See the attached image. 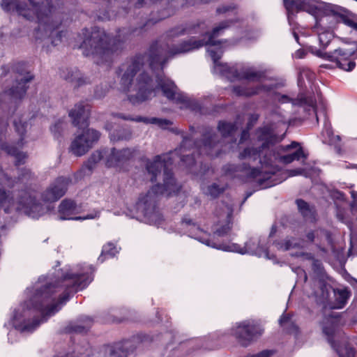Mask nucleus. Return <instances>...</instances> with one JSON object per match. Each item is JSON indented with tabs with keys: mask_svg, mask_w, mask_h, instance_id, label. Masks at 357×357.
Returning a JSON list of instances; mask_svg holds the SVG:
<instances>
[{
	"mask_svg": "<svg viewBox=\"0 0 357 357\" xmlns=\"http://www.w3.org/2000/svg\"><path fill=\"white\" fill-rule=\"evenodd\" d=\"M233 24L234 21L232 20L221 22L213 28L211 33H206L201 40L191 38L172 47L164 43H154L146 54L136 55L122 63L117 73L120 77L121 86L129 93V101L133 105L142 103L155 97L160 89L167 99L181 104V108H188L195 112H202L204 106V101L209 97L200 100L188 97L178 91L174 82L164 75L162 70L169 58L199 49L204 45H209L207 51L213 61L214 71L216 73L226 76L231 81L246 79L259 82L266 79L265 71L248 66L236 69L218 61L223 50L220 41L214 38Z\"/></svg>",
	"mask_w": 357,
	"mask_h": 357,
	"instance_id": "obj_1",
	"label": "nucleus"
},
{
	"mask_svg": "<svg viewBox=\"0 0 357 357\" xmlns=\"http://www.w3.org/2000/svg\"><path fill=\"white\" fill-rule=\"evenodd\" d=\"M91 281L89 275L65 273L60 280L43 285L37 284L33 297L26 303V307L15 311L13 326L22 333L33 332L40 323L58 312L68 300L71 293L86 287Z\"/></svg>",
	"mask_w": 357,
	"mask_h": 357,
	"instance_id": "obj_2",
	"label": "nucleus"
},
{
	"mask_svg": "<svg viewBox=\"0 0 357 357\" xmlns=\"http://www.w3.org/2000/svg\"><path fill=\"white\" fill-rule=\"evenodd\" d=\"M183 140L178 148L174 151L163 155H156L153 160H149L146 165V169L151 175V181H156L158 176H162L161 170H168V166L172 165L174 158L170 155H176L180 158L181 165L185 166L190 172L195 174L193 166L195 165V159L192 154H187L185 152L195 148L201 153L211 157H217L220 153L222 142L218 138L215 131L211 128H206L202 132V137L199 140L194 141L190 135H183ZM172 174V173H171ZM173 176V174H172Z\"/></svg>",
	"mask_w": 357,
	"mask_h": 357,
	"instance_id": "obj_3",
	"label": "nucleus"
},
{
	"mask_svg": "<svg viewBox=\"0 0 357 357\" xmlns=\"http://www.w3.org/2000/svg\"><path fill=\"white\" fill-rule=\"evenodd\" d=\"M27 4L21 0H1V8L8 13H16L29 21L38 20L35 31L36 40L45 41L56 46L61 41L63 31H58L61 21L52 15V0H29Z\"/></svg>",
	"mask_w": 357,
	"mask_h": 357,
	"instance_id": "obj_4",
	"label": "nucleus"
},
{
	"mask_svg": "<svg viewBox=\"0 0 357 357\" xmlns=\"http://www.w3.org/2000/svg\"><path fill=\"white\" fill-rule=\"evenodd\" d=\"M257 141L260 143L257 148H247L240 153L241 159L259 160V162L266 167L271 166L273 162L289 164L300 158H305L301 147L293 153H288L291 149L297 148L299 144L292 142L286 146H275L281 140L268 128H260L257 132Z\"/></svg>",
	"mask_w": 357,
	"mask_h": 357,
	"instance_id": "obj_5",
	"label": "nucleus"
},
{
	"mask_svg": "<svg viewBox=\"0 0 357 357\" xmlns=\"http://www.w3.org/2000/svg\"><path fill=\"white\" fill-rule=\"evenodd\" d=\"M142 29V26L123 29L113 39H110L103 30L95 27L85 35L80 47L85 56L92 55L107 61L112 54L123 48L124 44L131 36L141 34Z\"/></svg>",
	"mask_w": 357,
	"mask_h": 357,
	"instance_id": "obj_6",
	"label": "nucleus"
},
{
	"mask_svg": "<svg viewBox=\"0 0 357 357\" xmlns=\"http://www.w3.org/2000/svg\"><path fill=\"white\" fill-rule=\"evenodd\" d=\"M162 184L158 183L153 186L145 194H142L137 202V211L143 215L147 223L158 225L162 221V216L158 207L160 196L165 192L169 195L179 190L174 178L167 169H165L162 173Z\"/></svg>",
	"mask_w": 357,
	"mask_h": 357,
	"instance_id": "obj_7",
	"label": "nucleus"
},
{
	"mask_svg": "<svg viewBox=\"0 0 357 357\" xmlns=\"http://www.w3.org/2000/svg\"><path fill=\"white\" fill-rule=\"evenodd\" d=\"M286 9L288 11V18L294 11H306L314 16L315 25L314 29L329 30L334 24L335 20L342 22L357 31V22L348 16L338 14L332 9H326L324 14L319 15V9L314 5L312 0H284Z\"/></svg>",
	"mask_w": 357,
	"mask_h": 357,
	"instance_id": "obj_8",
	"label": "nucleus"
},
{
	"mask_svg": "<svg viewBox=\"0 0 357 357\" xmlns=\"http://www.w3.org/2000/svg\"><path fill=\"white\" fill-rule=\"evenodd\" d=\"M33 77L29 72L22 68V64L15 65L11 70L8 66H2L0 68V82L3 83L10 80V83L4 86L0 93V101L13 102L21 99L26 93V84Z\"/></svg>",
	"mask_w": 357,
	"mask_h": 357,
	"instance_id": "obj_9",
	"label": "nucleus"
},
{
	"mask_svg": "<svg viewBox=\"0 0 357 357\" xmlns=\"http://www.w3.org/2000/svg\"><path fill=\"white\" fill-rule=\"evenodd\" d=\"M100 132L93 129L83 130L72 142L70 151L76 156L84 155L92 147L93 142L98 140Z\"/></svg>",
	"mask_w": 357,
	"mask_h": 357,
	"instance_id": "obj_10",
	"label": "nucleus"
},
{
	"mask_svg": "<svg viewBox=\"0 0 357 357\" xmlns=\"http://www.w3.org/2000/svg\"><path fill=\"white\" fill-rule=\"evenodd\" d=\"M14 209L22 211L33 218H38L45 213L42 204L26 191H22L18 195Z\"/></svg>",
	"mask_w": 357,
	"mask_h": 357,
	"instance_id": "obj_11",
	"label": "nucleus"
},
{
	"mask_svg": "<svg viewBox=\"0 0 357 357\" xmlns=\"http://www.w3.org/2000/svg\"><path fill=\"white\" fill-rule=\"evenodd\" d=\"M105 155L107 167H121L133 158L135 151L129 148L122 149L112 148L109 151H105Z\"/></svg>",
	"mask_w": 357,
	"mask_h": 357,
	"instance_id": "obj_12",
	"label": "nucleus"
},
{
	"mask_svg": "<svg viewBox=\"0 0 357 357\" xmlns=\"http://www.w3.org/2000/svg\"><path fill=\"white\" fill-rule=\"evenodd\" d=\"M89 106L84 102H80L76 104L69 112L73 125L79 129L85 130L89 126Z\"/></svg>",
	"mask_w": 357,
	"mask_h": 357,
	"instance_id": "obj_13",
	"label": "nucleus"
},
{
	"mask_svg": "<svg viewBox=\"0 0 357 357\" xmlns=\"http://www.w3.org/2000/svg\"><path fill=\"white\" fill-rule=\"evenodd\" d=\"M70 179L59 177L43 194V198L46 202H55L63 196L67 190Z\"/></svg>",
	"mask_w": 357,
	"mask_h": 357,
	"instance_id": "obj_14",
	"label": "nucleus"
},
{
	"mask_svg": "<svg viewBox=\"0 0 357 357\" xmlns=\"http://www.w3.org/2000/svg\"><path fill=\"white\" fill-rule=\"evenodd\" d=\"M255 333V327L247 321L238 324L232 329V335L236 337L238 342L243 347H247L251 342Z\"/></svg>",
	"mask_w": 357,
	"mask_h": 357,
	"instance_id": "obj_15",
	"label": "nucleus"
},
{
	"mask_svg": "<svg viewBox=\"0 0 357 357\" xmlns=\"http://www.w3.org/2000/svg\"><path fill=\"white\" fill-rule=\"evenodd\" d=\"M248 174L252 177L257 178V182L263 188L271 187L281 182L277 178V172L275 168L270 171L265 169L264 167L261 170L252 168Z\"/></svg>",
	"mask_w": 357,
	"mask_h": 357,
	"instance_id": "obj_16",
	"label": "nucleus"
},
{
	"mask_svg": "<svg viewBox=\"0 0 357 357\" xmlns=\"http://www.w3.org/2000/svg\"><path fill=\"white\" fill-rule=\"evenodd\" d=\"M59 211L61 214L60 219L61 220H86V219H93L97 217L98 213H96L94 215L91 214L84 217L77 216L75 218L70 217V215L75 213H78L79 211V208L76 204V203L70 199H64L63 200L59 207Z\"/></svg>",
	"mask_w": 357,
	"mask_h": 357,
	"instance_id": "obj_17",
	"label": "nucleus"
},
{
	"mask_svg": "<svg viewBox=\"0 0 357 357\" xmlns=\"http://www.w3.org/2000/svg\"><path fill=\"white\" fill-rule=\"evenodd\" d=\"M63 79L71 83L74 87H79L90 83L88 77H84L77 68H66L61 73Z\"/></svg>",
	"mask_w": 357,
	"mask_h": 357,
	"instance_id": "obj_18",
	"label": "nucleus"
},
{
	"mask_svg": "<svg viewBox=\"0 0 357 357\" xmlns=\"http://www.w3.org/2000/svg\"><path fill=\"white\" fill-rule=\"evenodd\" d=\"M206 128H211L213 130L212 128L206 127ZM206 129L204 128L202 131ZM218 130L221 134V137L218 135L216 131L213 129L216 135L218 136V138L222 142L221 146H220V152L222 151V148L223 146V144L225 143L224 139L227 138H230L231 141H233L234 135L236 132L238 130V126L236 123H231L227 122L225 121H220L218 122V126H217Z\"/></svg>",
	"mask_w": 357,
	"mask_h": 357,
	"instance_id": "obj_19",
	"label": "nucleus"
},
{
	"mask_svg": "<svg viewBox=\"0 0 357 357\" xmlns=\"http://www.w3.org/2000/svg\"><path fill=\"white\" fill-rule=\"evenodd\" d=\"M276 88V84H259L253 87L243 86H234V92L241 96L250 97L261 92H269Z\"/></svg>",
	"mask_w": 357,
	"mask_h": 357,
	"instance_id": "obj_20",
	"label": "nucleus"
},
{
	"mask_svg": "<svg viewBox=\"0 0 357 357\" xmlns=\"http://www.w3.org/2000/svg\"><path fill=\"white\" fill-rule=\"evenodd\" d=\"M339 321L340 319L337 316L329 315L325 317L322 322L323 333L327 336L328 341L333 347H335L333 337L335 333Z\"/></svg>",
	"mask_w": 357,
	"mask_h": 357,
	"instance_id": "obj_21",
	"label": "nucleus"
},
{
	"mask_svg": "<svg viewBox=\"0 0 357 357\" xmlns=\"http://www.w3.org/2000/svg\"><path fill=\"white\" fill-rule=\"evenodd\" d=\"M303 241L295 237L287 236L284 239L276 241L273 245L281 251H287L293 249H300L303 247Z\"/></svg>",
	"mask_w": 357,
	"mask_h": 357,
	"instance_id": "obj_22",
	"label": "nucleus"
},
{
	"mask_svg": "<svg viewBox=\"0 0 357 357\" xmlns=\"http://www.w3.org/2000/svg\"><path fill=\"white\" fill-rule=\"evenodd\" d=\"M278 100L281 102H291L293 105H301L304 107H308L313 109L316 113V100L312 96H305L301 95L297 99H292L286 95H281L278 98Z\"/></svg>",
	"mask_w": 357,
	"mask_h": 357,
	"instance_id": "obj_23",
	"label": "nucleus"
},
{
	"mask_svg": "<svg viewBox=\"0 0 357 357\" xmlns=\"http://www.w3.org/2000/svg\"><path fill=\"white\" fill-rule=\"evenodd\" d=\"M203 23L198 22V23H193L188 24L185 26H178L176 27H174L172 29H170L167 32V37L170 38L178 37L180 36L184 35L185 33L188 34H192L197 33L196 29L197 27H200L202 25H203Z\"/></svg>",
	"mask_w": 357,
	"mask_h": 357,
	"instance_id": "obj_24",
	"label": "nucleus"
},
{
	"mask_svg": "<svg viewBox=\"0 0 357 357\" xmlns=\"http://www.w3.org/2000/svg\"><path fill=\"white\" fill-rule=\"evenodd\" d=\"M354 52L344 48H338L334 50L333 52H324L317 51L319 56L327 59L333 62L341 60L342 58L350 57Z\"/></svg>",
	"mask_w": 357,
	"mask_h": 357,
	"instance_id": "obj_25",
	"label": "nucleus"
},
{
	"mask_svg": "<svg viewBox=\"0 0 357 357\" xmlns=\"http://www.w3.org/2000/svg\"><path fill=\"white\" fill-rule=\"evenodd\" d=\"M0 148L5 151L8 154L15 157V165H20L24 163V160L27 155L25 153L20 151L17 147L3 142L1 144Z\"/></svg>",
	"mask_w": 357,
	"mask_h": 357,
	"instance_id": "obj_26",
	"label": "nucleus"
},
{
	"mask_svg": "<svg viewBox=\"0 0 357 357\" xmlns=\"http://www.w3.org/2000/svg\"><path fill=\"white\" fill-rule=\"evenodd\" d=\"M127 349L126 343L118 344L114 347H107L103 350L102 357H127Z\"/></svg>",
	"mask_w": 357,
	"mask_h": 357,
	"instance_id": "obj_27",
	"label": "nucleus"
},
{
	"mask_svg": "<svg viewBox=\"0 0 357 357\" xmlns=\"http://www.w3.org/2000/svg\"><path fill=\"white\" fill-rule=\"evenodd\" d=\"M232 213V205L223 202L217 206L215 211L218 220L231 221Z\"/></svg>",
	"mask_w": 357,
	"mask_h": 357,
	"instance_id": "obj_28",
	"label": "nucleus"
},
{
	"mask_svg": "<svg viewBox=\"0 0 357 357\" xmlns=\"http://www.w3.org/2000/svg\"><path fill=\"white\" fill-rule=\"evenodd\" d=\"M104 156L105 151L102 152L96 151L93 152L86 162L84 163L82 168V171L84 172V174H89L95 167L96 163H98Z\"/></svg>",
	"mask_w": 357,
	"mask_h": 357,
	"instance_id": "obj_29",
	"label": "nucleus"
},
{
	"mask_svg": "<svg viewBox=\"0 0 357 357\" xmlns=\"http://www.w3.org/2000/svg\"><path fill=\"white\" fill-rule=\"evenodd\" d=\"M15 204L16 201L13 197H10L4 189L0 188V207L3 208L4 211L8 213L14 208Z\"/></svg>",
	"mask_w": 357,
	"mask_h": 357,
	"instance_id": "obj_30",
	"label": "nucleus"
},
{
	"mask_svg": "<svg viewBox=\"0 0 357 357\" xmlns=\"http://www.w3.org/2000/svg\"><path fill=\"white\" fill-rule=\"evenodd\" d=\"M205 243L208 245V246H211V247H213V248H218V249H222L223 250H226V251H236V252H238L241 254H245V253H248V254H251V255H254L256 253L255 252V250L254 248H252V245H251V242H247L245 244V246L244 248H241L240 250H237L236 248V245H233L234 247V248L231 249L230 248V247L229 246H222V245H220L218 247H216L215 245V244H210L209 243V241H206L205 242Z\"/></svg>",
	"mask_w": 357,
	"mask_h": 357,
	"instance_id": "obj_31",
	"label": "nucleus"
},
{
	"mask_svg": "<svg viewBox=\"0 0 357 357\" xmlns=\"http://www.w3.org/2000/svg\"><path fill=\"white\" fill-rule=\"evenodd\" d=\"M316 302L317 304L326 307L328 298V287L324 283H320L319 289L315 292Z\"/></svg>",
	"mask_w": 357,
	"mask_h": 357,
	"instance_id": "obj_32",
	"label": "nucleus"
},
{
	"mask_svg": "<svg viewBox=\"0 0 357 357\" xmlns=\"http://www.w3.org/2000/svg\"><path fill=\"white\" fill-rule=\"evenodd\" d=\"M231 229V221L217 220L213 225V231L214 235L224 236L230 231Z\"/></svg>",
	"mask_w": 357,
	"mask_h": 357,
	"instance_id": "obj_33",
	"label": "nucleus"
},
{
	"mask_svg": "<svg viewBox=\"0 0 357 357\" xmlns=\"http://www.w3.org/2000/svg\"><path fill=\"white\" fill-rule=\"evenodd\" d=\"M297 206L299 211L306 220L313 221L314 219V213L310 208L308 204L302 199L296 200Z\"/></svg>",
	"mask_w": 357,
	"mask_h": 357,
	"instance_id": "obj_34",
	"label": "nucleus"
},
{
	"mask_svg": "<svg viewBox=\"0 0 357 357\" xmlns=\"http://www.w3.org/2000/svg\"><path fill=\"white\" fill-rule=\"evenodd\" d=\"M324 137V142L328 143L329 144H337L340 141V137L339 135H334L331 129V125L326 123L324 130L321 133Z\"/></svg>",
	"mask_w": 357,
	"mask_h": 357,
	"instance_id": "obj_35",
	"label": "nucleus"
},
{
	"mask_svg": "<svg viewBox=\"0 0 357 357\" xmlns=\"http://www.w3.org/2000/svg\"><path fill=\"white\" fill-rule=\"evenodd\" d=\"M13 124L15 126V131L18 133L20 138L17 142V145L19 147H22L23 145V136L26 132V128L28 123L25 121H22L20 119H15L13 121Z\"/></svg>",
	"mask_w": 357,
	"mask_h": 357,
	"instance_id": "obj_36",
	"label": "nucleus"
},
{
	"mask_svg": "<svg viewBox=\"0 0 357 357\" xmlns=\"http://www.w3.org/2000/svg\"><path fill=\"white\" fill-rule=\"evenodd\" d=\"M203 192L212 198L218 197L225 190L224 186H220L217 183H212L202 188Z\"/></svg>",
	"mask_w": 357,
	"mask_h": 357,
	"instance_id": "obj_37",
	"label": "nucleus"
},
{
	"mask_svg": "<svg viewBox=\"0 0 357 357\" xmlns=\"http://www.w3.org/2000/svg\"><path fill=\"white\" fill-rule=\"evenodd\" d=\"M314 31L318 33L320 45L323 48L326 47L333 38L332 33L329 30L314 29Z\"/></svg>",
	"mask_w": 357,
	"mask_h": 357,
	"instance_id": "obj_38",
	"label": "nucleus"
},
{
	"mask_svg": "<svg viewBox=\"0 0 357 357\" xmlns=\"http://www.w3.org/2000/svg\"><path fill=\"white\" fill-rule=\"evenodd\" d=\"M337 66L344 70L350 71L353 70L356 66L354 61L349 59V57L342 58L341 60L335 61Z\"/></svg>",
	"mask_w": 357,
	"mask_h": 357,
	"instance_id": "obj_39",
	"label": "nucleus"
},
{
	"mask_svg": "<svg viewBox=\"0 0 357 357\" xmlns=\"http://www.w3.org/2000/svg\"><path fill=\"white\" fill-rule=\"evenodd\" d=\"M337 352L340 357H355V351L349 344L337 349Z\"/></svg>",
	"mask_w": 357,
	"mask_h": 357,
	"instance_id": "obj_40",
	"label": "nucleus"
},
{
	"mask_svg": "<svg viewBox=\"0 0 357 357\" xmlns=\"http://www.w3.org/2000/svg\"><path fill=\"white\" fill-rule=\"evenodd\" d=\"M280 324L289 332H291L293 329L296 330V326L294 325L291 318L289 315L282 316L280 319Z\"/></svg>",
	"mask_w": 357,
	"mask_h": 357,
	"instance_id": "obj_41",
	"label": "nucleus"
},
{
	"mask_svg": "<svg viewBox=\"0 0 357 357\" xmlns=\"http://www.w3.org/2000/svg\"><path fill=\"white\" fill-rule=\"evenodd\" d=\"M103 3V5L105 6L106 10L105 13H103L102 16L99 15L98 17L102 20H109L112 17V15L109 13V9L112 6H114L117 0H101Z\"/></svg>",
	"mask_w": 357,
	"mask_h": 357,
	"instance_id": "obj_42",
	"label": "nucleus"
},
{
	"mask_svg": "<svg viewBox=\"0 0 357 357\" xmlns=\"http://www.w3.org/2000/svg\"><path fill=\"white\" fill-rule=\"evenodd\" d=\"M91 320H88V324L86 326L79 325V324H70L67 330L68 332H75L77 333H86L90 326Z\"/></svg>",
	"mask_w": 357,
	"mask_h": 357,
	"instance_id": "obj_43",
	"label": "nucleus"
},
{
	"mask_svg": "<svg viewBox=\"0 0 357 357\" xmlns=\"http://www.w3.org/2000/svg\"><path fill=\"white\" fill-rule=\"evenodd\" d=\"M64 129V123L62 121H58L52 127H51V132L54 137L59 139L62 135V132Z\"/></svg>",
	"mask_w": 357,
	"mask_h": 357,
	"instance_id": "obj_44",
	"label": "nucleus"
},
{
	"mask_svg": "<svg viewBox=\"0 0 357 357\" xmlns=\"http://www.w3.org/2000/svg\"><path fill=\"white\" fill-rule=\"evenodd\" d=\"M144 119L145 120V121H144V123H152V124H157L160 127L163 128L167 127L169 124H171V122L169 121H168L167 119H158V118L146 119V118H144Z\"/></svg>",
	"mask_w": 357,
	"mask_h": 357,
	"instance_id": "obj_45",
	"label": "nucleus"
},
{
	"mask_svg": "<svg viewBox=\"0 0 357 357\" xmlns=\"http://www.w3.org/2000/svg\"><path fill=\"white\" fill-rule=\"evenodd\" d=\"M108 92V89L106 85L97 86L94 90V97L97 99H101L104 98Z\"/></svg>",
	"mask_w": 357,
	"mask_h": 357,
	"instance_id": "obj_46",
	"label": "nucleus"
},
{
	"mask_svg": "<svg viewBox=\"0 0 357 357\" xmlns=\"http://www.w3.org/2000/svg\"><path fill=\"white\" fill-rule=\"evenodd\" d=\"M112 115L114 117H118V118L126 120V121H137V122L145 121L144 118L141 117V116H138L137 118H132L130 116L126 115V114H122V113H114Z\"/></svg>",
	"mask_w": 357,
	"mask_h": 357,
	"instance_id": "obj_47",
	"label": "nucleus"
},
{
	"mask_svg": "<svg viewBox=\"0 0 357 357\" xmlns=\"http://www.w3.org/2000/svg\"><path fill=\"white\" fill-rule=\"evenodd\" d=\"M116 252L117 250L115 246L112 243H109L103 247L102 255L107 254L111 257H114Z\"/></svg>",
	"mask_w": 357,
	"mask_h": 357,
	"instance_id": "obj_48",
	"label": "nucleus"
},
{
	"mask_svg": "<svg viewBox=\"0 0 357 357\" xmlns=\"http://www.w3.org/2000/svg\"><path fill=\"white\" fill-rule=\"evenodd\" d=\"M31 171L28 169L24 168V169H22L20 170V173L19 174L18 178H19V180L24 181L25 180H28V179L31 178Z\"/></svg>",
	"mask_w": 357,
	"mask_h": 357,
	"instance_id": "obj_49",
	"label": "nucleus"
},
{
	"mask_svg": "<svg viewBox=\"0 0 357 357\" xmlns=\"http://www.w3.org/2000/svg\"><path fill=\"white\" fill-rule=\"evenodd\" d=\"M132 137V132L130 130H122L118 132V139L129 140Z\"/></svg>",
	"mask_w": 357,
	"mask_h": 357,
	"instance_id": "obj_50",
	"label": "nucleus"
},
{
	"mask_svg": "<svg viewBox=\"0 0 357 357\" xmlns=\"http://www.w3.org/2000/svg\"><path fill=\"white\" fill-rule=\"evenodd\" d=\"M312 268L318 274H319V275L321 274V273H322V266H321V263L319 260L313 259V261H312Z\"/></svg>",
	"mask_w": 357,
	"mask_h": 357,
	"instance_id": "obj_51",
	"label": "nucleus"
},
{
	"mask_svg": "<svg viewBox=\"0 0 357 357\" xmlns=\"http://www.w3.org/2000/svg\"><path fill=\"white\" fill-rule=\"evenodd\" d=\"M273 354V351L264 350L257 354L250 356L248 357H270Z\"/></svg>",
	"mask_w": 357,
	"mask_h": 357,
	"instance_id": "obj_52",
	"label": "nucleus"
},
{
	"mask_svg": "<svg viewBox=\"0 0 357 357\" xmlns=\"http://www.w3.org/2000/svg\"><path fill=\"white\" fill-rule=\"evenodd\" d=\"M234 9V6L231 5L229 6H222L217 8V13H225L228 11H230L231 10Z\"/></svg>",
	"mask_w": 357,
	"mask_h": 357,
	"instance_id": "obj_53",
	"label": "nucleus"
},
{
	"mask_svg": "<svg viewBox=\"0 0 357 357\" xmlns=\"http://www.w3.org/2000/svg\"><path fill=\"white\" fill-rule=\"evenodd\" d=\"M304 172H305V170L303 169H301V168L291 169L289 172V175L290 176L300 175V174H302Z\"/></svg>",
	"mask_w": 357,
	"mask_h": 357,
	"instance_id": "obj_54",
	"label": "nucleus"
},
{
	"mask_svg": "<svg viewBox=\"0 0 357 357\" xmlns=\"http://www.w3.org/2000/svg\"><path fill=\"white\" fill-rule=\"evenodd\" d=\"M296 257H303L307 259H313L312 254L303 252H296L295 255Z\"/></svg>",
	"mask_w": 357,
	"mask_h": 357,
	"instance_id": "obj_55",
	"label": "nucleus"
},
{
	"mask_svg": "<svg viewBox=\"0 0 357 357\" xmlns=\"http://www.w3.org/2000/svg\"><path fill=\"white\" fill-rule=\"evenodd\" d=\"M249 132L247 130H243L241 132V139L239 143H243L245 140L248 139Z\"/></svg>",
	"mask_w": 357,
	"mask_h": 357,
	"instance_id": "obj_56",
	"label": "nucleus"
},
{
	"mask_svg": "<svg viewBox=\"0 0 357 357\" xmlns=\"http://www.w3.org/2000/svg\"><path fill=\"white\" fill-rule=\"evenodd\" d=\"M340 296L341 297L342 302L344 303L346 300L348 298V292L346 291H340Z\"/></svg>",
	"mask_w": 357,
	"mask_h": 357,
	"instance_id": "obj_57",
	"label": "nucleus"
},
{
	"mask_svg": "<svg viewBox=\"0 0 357 357\" xmlns=\"http://www.w3.org/2000/svg\"><path fill=\"white\" fill-rule=\"evenodd\" d=\"M307 236V238L310 241H311V242L314 241V231H310V232H308V233L307 234V236Z\"/></svg>",
	"mask_w": 357,
	"mask_h": 357,
	"instance_id": "obj_58",
	"label": "nucleus"
},
{
	"mask_svg": "<svg viewBox=\"0 0 357 357\" xmlns=\"http://www.w3.org/2000/svg\"><path fill=\"white\" fill-rule=\"evenodd\" d=\"M8 126V123L6 121H3V120H1L0 121V128H1V132H2L3 131L4 129L6 128Z\"/></svg>",
	"mask_w": 357,
	"mask_h": 357,
	"instance_id": "obj_59",
	"label": "nucleus"
},
{
	"mask_svg": "<svg viewBox=\"0 0 357 357\" xmlns=\"http://www.w3.org/2000/svg\"><path fill=\"white\" fill-rule=\"evenodd\" d=\"M183 222L185 223L186 225H191L192 224V220L190 218H184L183 219Z\"/></svg>",
	"mask_w": 357,
	"mask_h": 357,
	"instance_id": "obj_60",
	"label": "nucleus"
},
{
	"mask_svg": "<svg viewBox=\"0 0 357 357\" xmlns=\"http://www.w3.org/2000/svg\"><path fill=\"white\" fill-rule=\"evenodd\" d=\"M336 194H337V198L342 199L343 197V194H342L339 192H337Z\"/></svg>",
	"mask_w": 357,
	"mask_h": 357,
	"instance_id": "obj_61",
	"label": "nucleus"
},
{
	"mask_svg": "<svg viewBox=\"0 0 357 357\" xmlns=\"http://www.w3.org/2000/svg\"><path fill=\"white\" fill-rule=\"evenodd\" d=\"M301 271L303 273V274H304V280H305V281H306L307 278V275H306V273L303 271Z\"/></svg>",
	"mask_w": 357,
	"mask_h": 357,
	"instance_id": "obj_62",
	"label": "nucleus"
},
{
	"mask_svg": "<svg viewBox=\"0 0 357 357\" xmlns=\"http://www.w3.org/2000/svg\"><path fill=\"white\" fill-rule=\"evenodd\" d=\"M294 36L295 39H296V40H298V35H297L296 33H294Z\"/></svg>",
	"mask_w": 357,
	"mask_h": 357,
	"instance_id": "obj_63",
	"label": "nucleus"
},
{
	"mask_svg": "<svg viewBox=\"0 0 357 357\" xmlns=\"http://www.w3.org/2000/svg\"><path fill=\"white\" fill-rule=\"evenodd\" d=\"M275 229L273 227V228H272V231H271V235H272V234H273V233H275Z\"/></svg>",
	"mask_w": 357,
	"mask_h": 357,
	"instance_id": "obj_64",
	"label": "nucleus"
}]
</instances>
